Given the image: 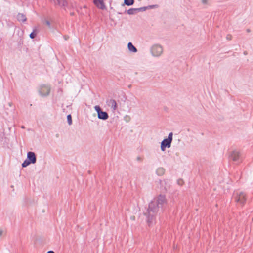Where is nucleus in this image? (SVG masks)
<instances>
[{"label": "nucleus", "instance_id": "f257e3e1", "mask_svg": "<svg viewBox=\"0 0 253 253\" xmlns=\"http://www.w3.org/2000/svg\"><path fill=\"white\" fill-rule=\"evenodd\" d=\"M166 204V197L162 195H160L149 204L146 211L144 213L146 217V221L149 227L152 226L155 223L156 215L159 211H163Z\"/></svg>", "mask_w": 253, "mask_h": 253}, {"label": "nucleus", "instance_id": "f03ea898", "mask_svg": "<svg viewBox=\"0 0 253 253\" xmlns=\"http://www.w3.org/2000/svg\"><path fill=\"white\" fill-rule=\"evenodd\" d=\"M229 158L230 160L239 164L242 161V154L238 150H234L229 152Z\"/></svg>", "mask_w": 253, "mask_h": 253}, {"label": "nucleus", "instance_id": "7ed1b4c3", "mask_svg": "<svg viewBox=\"0 0 253 253\" xmlns=\"http://www.w3.org/2000/svg\"><path fill=\"white\" fill-rule=\"evenodd\" d=\"M233 198L236 202L242 205H244L246 201V194L242 192H237L234 193Z\"/></svg>", "mask_w": 253, "mask_h": 253}, {"label": "nucleus", "instance_id": "20e7f679", "mask_svg": "<svg viewBox=\"0 0 253 253\" xmlns=\"http://www.w3.org/2000/svg\"><path fill=\"white\" fill-rule=\"evenodd\" d=\"M50 91V86L47 84H42L40 86L38 90L39 94L42 97L47 96Z\"/></svg>", "mask_w": 253, "mask_h": 253}, {"label": "nucleus", "instance_id": "39448f33", "mask_svg": "<svg viewBox=\"0 0 253 253\" xmlns=\"http://www.w3.org/2000/svg\"><path fill=\"white\" fill-rule=\"evenodd\" d=\"M94 109L97 113V117L98 119L106 120L109 118L108 113L105 111H103L99 106H95Z\"/></svg>", "mask_w": 253, "mask_h": 253}, {"label": "nucleus", "instance_id": "423d86ee", "mask_svg": "<svg viewBox=\"0 0 253 253\" xmlns=\"http://www.w3.org/2000/svg\"><path fill=\"white\" fill-rule=\"evenodd\" d=\"M163 47L159 44H155L151 48V52L153 56L158 57L163 53Z\"/></svg>", "mask_w": 253, "mask_h": 253}, {"label": "nucleus", "instance_id": "0eeeda50", "mask_svg": "<svg viewBox=\"0 0 253 253\" xmlns=\"http://www.w3.org/2000/svg\"><path fill=\"white\" fill-rule=\"evenodd\" d=\"M55 5H58L61 7L65 8L67 7L68 4L66 0H49Z\"/></svg>", "mask_w": 253, "mask_h": 253}, {"label": "nucleus", "instance_id": "6e6552de", "mask_svg": "<svg viewBox=\"0 0 253 253\" xmlns=\"http://www.w3.org/2000/svg\"><path fill=\"white\" fill-rule=\"evenodd\" d=\"M27 159L30 162L31 164H35L36 162V156L34 152H28L27 153Z\"/></svg>", "mask_w": 253, "mask_h": 253}, {"label": "nucleus", "instance_id": "1a4fd4ad", "mask_svg": "<svg viewBox=\"0 0 253 253\" xmlns=\"http://www.w3.org/2000/svg\"><path fill=\"white\" fill-rule=\"evenodd\" d=\"M107 105L111 107V108L115 111L117 109V103L114 99H110L106 101Z\"/></svg>", "mask_w": 253, "mask_h": 253}, {"label": "nucleus", "instance_id": "9d476101", "mask_svg": "<svg viewBox=\"0 0 253 253\" xmlns=\"http://www.w3.org/2000/svg\"><path fill=\"white\" fill-rule=\"evenodd\" d=\"M127 48L128 50L133 53H136L137 52V49L135 46L131 42H129L127 44Z\"/></svg>", "mask_w": 253, "mask_h": 253}, {"label": "nucleus", "instance_id": "9b49d317", "mask_svg": "<svg viewBox=\"0 0 253 253\" xmlns=\"http://www.w3.org/2000/svg\"><path fill=\"white\" fill-rule=\"evenodd\" d=\"M94 3L98 7L103 9L105 7L103 1L102 0H93Z\"/></svg>", "mask_w": 253, "mask_h": 253}, {"label": "nucleus", "instance_id": "f8f14e48", "mask_svg": "<svg viewBox=\"0 0 253 253\" xmlns=\"http://www.w3.org/2000/svg\"><path fill=\"white\" fill-rule=\"evenodd\" d=\"M17 18L19 21L22 22L26 21L27 20L26 16L22 13H18L17 16Z\"/></svg>", "mask_w": 253, "mask_h": 253}, {"label": "nucleus", "instance_id": "ddd939ff", "mask_svg": "<svg viewBox=\"0 0 253 253\" xmlns=\"http://www.w3.org/2000/svg\"><path fill=\"white\" fill-rule=\"evenodd\" d=\"M173 137V133L170 132L169 133L168 138H164L161 142H172Z\"/></svg>", "mask_w": 253, "mask_h": 253}, {"label": "nucleus", "instance_id": "4468645a", "mask_svg": "<svg viewBox=\"0 0 253 253\" xmlns=\"http://www.w3.org/2000/svg\"><path fill=\"white\" fill-rule=\"evenodd\" d=\"M165 169L162 167L158 168L156 171L157 174L158 176H162L165 173Z\"/></svg>", "mask_w": 253, "mask_h": 253}, {"label": "nucleus", "instance_id": "2eb2a0df", "mask_svg": "<svg viewBox=\"0 0 253 253\" xmlns=\"http://www.w3.org/2000/svg\"><path fill=\"white\" fill-rule=\"evenodd\" d=\"M171 143H161V149L162 151H165L166 148L170 147Z\"/></svg>", "mask_w": 253, "mask_h": 253}, {"label": "nucleus", "instance_id": "dca6fc26", "mask_svg": "<svg viewBox=\"0 0 253 253\" xmlns=\"http://www.w3.org/2000/svg\"><path fill=\"white\" fill-rule=\"evenodd\" d=\"M124 4L127 6H131L134 3V0H124Z\"/></svg>", "mask_w": 253, "mask_h": 253}, {"label": "nucleus", "instance_id": "f3484780", "mask_svg": "<svg viewBox=\"0 0 253 253\" xmlns=\"http://www.w3.org/2000/svg\"><path fill=\"white\" fill-rule=\"evenodd\" d=\"M137 12V8H130L127 11V13L129 15H133Z\"/></svg>", "mask_w": 253, "mask_h": 253}, {"label": "nucleus", "instance_id": "a211bd4d", "mask_svg": "<svg viewBox=\"0 0 253 253\" xmlns=\"http://www.w3.org/2000/svg\"><path fill=\"white\" fill-rule=\"evenodd\" d=\"M37 30L34 29L33 31L30 33L29 36L31 39H34L37 35Z\"/></svg>", "mask_w": 253, "mask_h": 253}, {"label": "nucleus", "instance_id": "6ab92c4d", "mask_svg": "<svg viewBox=\"0 0 253 253\" xmlns=\"http://www.w3.org/2000/svg\"><path fill=\"white\" fill-rule=\"evenodd\" d=\"M31 163L29 161H28L27 159L23 162L22 164V166L23 168H25L27 167L28 165L31 164Z\"/></svg>", "mask_w": 253, "mask_h": 253}, {"label": "nucleus", "instance_id": "aec40b11", "mask_svg": "<svg viewBox=\"0 0 253 253\" xmlns=\"http://www.w3.org/2000/svg\"><path fill=\"white\" fill-rule=\"evenodd\" d=\"M67 118V122H68V124L69 125H71L72 123L71 115V114L68 115Z\"/></svg>", "mask_w": 253, "mask_h": 253}, {"label": "nucleus", "instance_id": "412c9836", "mask_svg": "<svg viewBox=\"0 0 253 253\" xmlns=\"http://www.w3.org/2000/svg\"><path fill=\"white\" fill-rule=\"evenodd\" d=\"M148 9V7L145 6V7H142L137 8V12L144 11Z\"/></svg>", "mask_w": 253, "mask_h": 253}, {"label": "nucleus", "instance_id": "4be33fe9", "mask_svg": "<svg viewBox=\"0 0 253 253\" xmlns=\"http://www.w3.org/2000/svg\"><path fill=\"white\" fill-rule=\"evenodd\" d=\"M183 183V181L182 179H178L177 183L178 185H182Z\"/></svg>", "mask_w": 253, "mask_h": 253}, {"label": "nucleus", "instance_id": "5701e85b", "mask_svg": "<svg viewBox=\"0 0 253 253\" xmlns=\"http://www.w3.org/2000/svg\"><path fill=\"white\" fill-rule=\"evenodd\" d=\"M45 22L46 24L48 26V27H51V24L49 21L46 20H45Z\"/></svg>", "mask_w": 253, "mask_h": 253}, {"label": "nucleus", "instance_id": "b1692460", "mask_svg": "<svg viewBox=\"0 0 253 253\" xmlns=\"http://www.w3.org/2000/svg\"><path fill=\"white\" fill-rule=\"evenodd\" d=\"M147 7H148V9H149V8L152 9V8H154L155 7H157V5H152L148 6Z\"/></svg>", "mask_w": 253, "mask_h": 253}, {"label": "nucleus", "instance_id": "393cba45", "mask_svg": "<svg viewBox=\"0 0 253 253\" xmlns=\"http://www.w3.org/2000/svg\"><path fill=\"white\" fill-rule=\"evenodd\" d=\"M136 160L138 161H140V162H142V160H143V159L140 157V156H138L136 158Z\"/></svg>", "mask_w": 253, "mask_h": 253}, {"label": "nucleus", "instance_id": "a878e982", "mask_svg": "<svg viewBox=\"0 0 253 253\" xmlns=\"http://www.w3.org/2000/svg\"><path fill=\"white\" fill-rule=\"evenodd\" d=\"M226 38L228 39V40H230L231 38V35H227V37H226Z\"/></svg>", "mask_w": 253, "mask_h": 253}, {"label": "nucleus", "instance_id": "bb28decb", "mask_svg": "<svg viewBox=\"0 0 253 253\" xmlns=\"http://www.w3.org/2000/svg\"><path fill=\"white\" fill-rule=\"evenodd\" d=\"M3 234V230L1 229H0V237H1L2 235Z\"/></svg>", "mask_w": 253, "mask_h": 253}, {"label": "nucleus", "instance_id": "cd10ccee", "mask_svg": "<svg viewBox=\"0 0 253 253\" xmlns=\"http://www.w3.org/2000/svg\"><path fill=\"white\" fill-rule=\"evenodd\" d=\"M47 253H55L53 251H49L47 252Z\"/></svg>", "mask_w": 253, "mask_h": 253}, {"label": "nucleus", "instance_id": "c85d7f7f", "mask_svg": "<svg viewBox=\"0 0 253 253\" xmlns=\"http://www.w3.org/2000/svg\"><path fill=\"white\" fill-rule=\"evenodd\" d=\"M207 0H202V2L204 4L207 3Z\"/></svg>", "mask_w": 253, "mask_h": 253}, {"label": "nucleus", "instance_id": "c756f323", "mask_svg": "<svg viewBox=\"0 0 253 253\" xmlns=\"http://www.w3.org/2000/svg\"><path fill=\"white\" fill-rule=\"evenodd\" d=\"M21 127L23 129L25 128L24 126H22Z\"/></svg>", "mask_w": 253, "mask_h": 253}, {"label": "nucleus", "instance_id": "7c9ffc66", "mask_svg": "<svg viewBox=\"0 0 253 253\" xmlns=\"http://www.w3.org/2000/svg\"><path fill=\"white\" fill-rule=\"evenodd\" d=\"M250 31V29H247V32H249Z\"/></svg>", "mask_w": 253, "mask_h": 253}]
</instances>
